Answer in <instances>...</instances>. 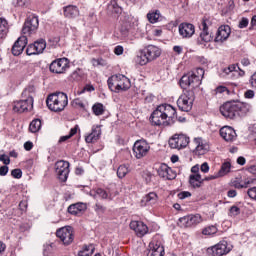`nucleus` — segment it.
Wrapping results in <instances>:
<instances>
[{"instance_id":"1","label":"nucleus","mask_w":256,"mask_h":256,"mask_svg":"<svg viewBox=\"0 0 256 256\" xmlns=\"http://www.w3.org/2000/svg\"><path fill=\"white\" fill-rule=\"evenodd\" d=\"M220 113L226 119L243 117L249 113V104L243 102H226L220 107Z\"/></svg>"},{"instance_id":"2","label":"nucleus","mask_w":256,"mask_h":256,"mask_svg":"<svg viewBox=\"0 0 256 256\" xmlns=\"http://www.w3.org/2000/svg\"><path fill=\"white\" fill-rule=\"evenodd\" d=\"M205 76V70L203 68H197L192 72L184 74L180 79V87L184 91H193L201 85V81Z\"/></svg>"},{"instance_id":"3","label":"nucleus","mask_w":256,"mask_h":256,"mask_svg":"<svg viewBox=\"0 0 256 256\" xmlns=\"http://www.w3.org/2000/svg\"><path fill=\"white\" fill-rule=\"evenodd\" d=\"M33 97H35V86L30 85L23 90L22 99L14 102V113H25V111H31V109H33Z\"/></svg>"},{"instance_id":"4","label":"nucleus","mask_w":256,"mask_h":256,"mask_svg":"<svg viewBox=\"0 0 256 256\" xmlns=\"http://www.w3.org/2000/svg\"><path fill=\"white\" fill-rule=\"evenodd\" d=\"M68 104L69 98L67 97V94L63 92L50 94L46 99L47 107L50 109V111H54L55 113L63 111Z\"/></svg>"},{"instance_id":"5","label":"nucleus","mask_w":256,"mask_h":256,"mask_svg":"<svg viewBox=\"0 0 256 256\" xmlns=\"http://www.w3.org/2000/svg\"><path fill=\"white\" fill-rule=\"evenodd\" d=\"M159 57H161L160 48L155 45H148L138 52L136 61L143 66L159 59Z\"/></svg>"},{"instance_id":"6","label":"nucleus","mask_w":256,"mask_h":256,"mask_svg":"<svg viewBox=\"0 0 256 256\" xmlns=\"http://www.w3.org/2000/svg\"><path fill=\"white\" fill-rule=\"evenodd\" d=\"M108 87L113 93H121L131 89V80L123 74H116L108 78Z\"/></svg>"},{"instance_id":"7","label":"nucleus","mask_w":256,"mask_h":256,"mask_svg":"<svg viewBox=\"0 0 256 256\" xmlns=\"http://www.w3.org/2000/svg\"><path fill=\"white\" fill-rule=\"evenodd\" d=\"M195 101V91L184 90L183 94L178 98L177 105L180 111H185L186 113L193 109V103Z\"/></svg>"},{"instance_id":"8","label":"nucleus","mask_w":256,"mask_h":256,"mask_svg":"<svg viewBox=\"0 0 256 256\" xmlns=\"http://www.w3.org/2000/svg\"><path fill=\"white\" fill-rule=\"evenodd\" d=\"M150 121L152 125L156 126H163V127H168V125H171V122L167 120L165 116V112L163 111L162 106H158L151 114L150 116Z\"/></svg>"},{"instance_id":"9","label":"nucleus","mask_w":256,"mask_h":256,"mask_svg":"<svg viewBox=\"0 0 256 256\" xmlns=\"http://www.w3.org/2000/svg\"><path fill=\"white\" fill-rule=\"evenodd\" d=\"M69 69V59L67 58H58L49 66V70L51 73H55L56 75H63Z\"/></svg>"},{"instance_id":"10","label":"nucleus","mask_w":256,"mask_h":256,"mask_svg":"<svg viewBox=\"0 0 256 256\" xmlns=\"http://www.w3.org/2000/svg\"><path fill=\"white\" fill-rule=\"evenodd\" d=\"M231 252V246L227 241H221L218 244L207 249V255L210 256H223Z\"/></svg>"},{"instance_id":"11","label":"nucleus","mask_w":256,"mask_h":256,"mask_svg":"<svg viewBox=\"0 0 256 256\" xmlns=\"http://www.w3.org/2000/svg\"><path fill=\"white\" fill-rule=\"evenodd\" d=\"M151 149V146L147 141L145 140H138L134 143L133 146V154L136 159H143V157H147V153H149V150Z\"/></svg>"},{"instance_id":"12","label":"nucleus","mask_w":256,"mask_h":256,"mask_svg":"<svg viewBox=\"0 0 256 256\" xmlns=\"http://www.w3.org/2000/svg\"><path fill=\"white\" fill-rule=\"evenodd\" d=\"M55 171L58 179L65 183L69 177V162L60 160L55 164Z\"/></svg>"},{"instance_id":"13","label":"nucleus","mask_w":256,"mask_h":256,"mask_svg":"<svg viewBox=\"0 0 256 256\" xmlns=\"http://www.w3.org/2000/svg\"><path fill=\"white\" fill-rule=\"evenodd\" d=\"M171 149H185L189 145V137L185 134H175L170 140Z\"/></svg>"},{"instance_id":"14","label":"nucleus","mask_w":256,"mask_h":256,"mask_svg":"<svg viewBox=\"0 0 256 256\" xmlns=\"http://www.w3.org/2000/svg\"><path fill=\"white\" fill-rule=\"evenodd\" d=\"M37 29H39V18L37 16H29L22 27V33L23 35H31Z\"/></svg>"},{"instance_id":"15","label":"nucleus","mask_w":256,"mask_h":256,"mask_svg":"<svg viewBox=\"0 0 256 256\" xmlns=\"http://www.w3.org/2000/svg\"><path fill=\"white\" fill-rule=\"evenodd\" d=\"M56 237L62 241L65 245H71L73 243V228L70 226L62 227L56 231Z\"/></svg>"},{"instance_id":"16","label":"nucleus","mask_w":256,"mask_h":256,"mask_svg":"<svg viewBox=\"0 0 256 256\" xmlns=\"http://www.w3.org/2000/svg\"><path fill=\"white\" fill-rule=\"evenodd\" d=\"M213 25V22H211L208 18H203L202 24L200 26V29H202V32L200 33V40L201 43H210V41H213V36L211 33H209V27Z\"/></svg>"},{"instance_id":"17","label":"nucleus","mask_w":256,"mask_h":256,"mask_svg":"<svg viewBox=\"0 0 256 256\" xmlns=\"http://www.w3.org/2000/svg\"><path fill=\"white\" fill-rule=\"evenodd\" d=\"M203 219L201 218V215H187L179 218V225L180 227H193L194 225H199Z\"/></svg>"},{"instance_id":"18","label":"nucleus","mask_w":256,"mask_h":256,"mask_svg":"<svg viewBox=\"0 0 256 256\" xmlns=\"http://www.w3.org/2000/svg\"><path fill=\"white\" fill-rule=\"evenodd\" d=\"M148 256H164L165 248L161 245V242L157 241V237L149 244Z\"/></svg>"},{"instance_id":"19","label":"nucleus","mask_w":256,"mask_h":256,"mask_svg":"<svg viewBox=\"0 0 256 256\" xmlns=\"http://www.w3.org/2000/svg\"><path fill=\"white\" fill-rule=\"evenodd\" d=\"M159 177L163 179H167L168 181H173V179L177 178V172L172 170L171 167H168L167 164H161L157 170Z\"/></svg>"},{"instance_id":"20","label":"nucleus","mask_w":256,"mask_h":256,"mask_svg":"<svg viewBox=\"0 0 256 256\" xmlns=\"http://www.w3.org/2000/svg\"><path fill=\"white\" fill-rule=\"evenodd\" d=\"M130 229L135 231L137 237H145V235L149 233V227H147L142 221H131Z\"/></svg>"},{"instance_id":"21","label":"nucleus","mask_w":256,"mask_h":256,"mask_svg":"<svg viewBox=\"0 0 256 256\" xmlns=\"http://www.w3.org/2000/svg\"><path fill=\"white\" fill-rule=\"evenodd\" d=\"M229 35H231V27H229V25L220 26L217 30L214 41L216 43H223L229 39Z\"/></svg>"},{"instance_id":"22","label":"nucleus","mask_w":256,"mask_h":256,"mask_svg":"<svg viewBox=\"0 0 256 256\" xmlns=\"http://www.w3.org/2000/svg\"><path fill=\"white\" fill-rule=\"evenodd\" d=\"M25 47H27V36H21L14 43L12 47V54L17 57L23 53Z\"/></svg>"},{"instance_id":"23","label":"nucleus","mask_w":256,"mask_h":256,"mask_svg":"<svg viewBox=\"0 0 256 256\" xmlns=\"http://www.w3.org/2000/svg\"><path fill=\"white\" fill-rule=\"evenodd\" d=\"M220 136L227 142H232L237 139V132L231 126H224L220 129Z\"/></svg>"},{"instance_id":"24","label":"nucleus","mask_w":256,"mask_h":256,"mask_svg":"<svg viewBox=\"0 0 256 256\" xmlns=\"http://www.w3.org/2000/svg\"><path fill=\"white\" fill-rule=\"evenodd\" d=\"M179 33L183 38L193 37L195 35V26L191 23H181L179 25Z\"/></svg>"},{"instance_id":"25","label":"nucleus","mask_w":256,"mask_h":256,"mask_svg":"<svg viewBox=\"0 0 256 256\" xmlns=\"http://www.w3.org/2000/svg\"><path fill=\"white\" fill-rule=\"evenodd\" d=\"M91 197H100L101 199H104L106 201H113L115 199V195L111 193V191H107L103 188H97L93 192L90 193Z\"/></svg>"},{"instance_id":"26","label":"nucleus","mask_w":256,"mask_h":256,"mask_svg":"<svg viewBox=\"0 0 256 256\" xmlns=\"http://www.w3.org/2000/svg\"><path fill=\"white\" fill-rule=\"evenodd\" d=\"M64 17L67 19H75L79 17V8L75 5H68L63 8Z\"/></svg>"},{"instance_id":"27","label":"nucleus","mask_w":256,"mask_h":256,"mask_svg":"<svg viewBox=\"0 0 256 256\" xmlns=\"http://www.w3.org/2000/svg\"><path fill=\"white\" fill-rule=\"evenodd\" d=\"M99 137H101V128L93 126L92 132L85 137V141L86 143H95V141H99Z\"/></svg>"},{"instance_id":"28","label":"nucleus","mask_w":256,"mask_h":256,"mask_svg":"<svg viewBox=\"0 0 256 256\" xmlns=\"http://www.w3.org/2000/svg\"><path fill=\"white\" fill-rule=\"evenodd\" d=\"M87 209V204L85 203H76V204H71L68 207V213H70V215H80V213H83V211H85Z\"/></svg>"},{"instance_id":"29","label":"nucleus","mask_w":256,"mask_h":256,"mask_svg":"<svg viewBox=\"0 0 256 256\" xmlns=\"http://www.w3.org/2000/svg\"><path fill=\"white\" fill-rule=\"evenodd\" d=\"M162 107V111H164V115L166 117V120L171 123V119H175L177 115V110L173 108V106L169 104H162L160 105Z\"/></svg>"},{"instance_id":"30","label":"nucleus","mask_w":256,"mask_h":256,"mask_svg":"<svg viewBox=\"0 0 256 256\" xmlns=\"http://www.w3.org/2000/svg\"><path fill=\"white\" fill-rule=\"evenodd\" d=\"M194 143L196 145V152L198 155H205L209 151V144L204 143L203 139L195 138Z\"/></svg>"},{"instance_id":"31","label":"nucleus","mask_w":256,"mask_h":256,"mask_svg":"<svg viewBox=\"0 0 256 256\" xmlns=\"http://www.w3.org/2000/svg\"><path fill=\"white\" fill-rule=\"evenodd\" d=\"M120 31L124 37H127V33H129V29H131V21L129 20V17L122 16L120 18Z\"/></svg>"},{"instance_id":"32","label":"nucleus","mask_w":256,"mask_h":256,"mask_svg":"<svg viewBox=\"0 0 256 256\" xmlns=\"http://www.w3.org/2000/svg\"><path fill=\"white\" fill-rule=\"evenodd\" d=\"M189 183L193 189H199L203 183V177H201V174H191L189 176Z\"/></svg>"},{"instance_id":"33","label":"nucleus","mask_w":256,"mask_h":256,"mask_svg":"<svg viewBox=\"0 0 256 256\" xmlns=\"http://www.w3.org/2000/svg\"><path fill=\"white\" fill-rule=\"evenodd\" d=\"M108 11H110L112 15H121V13H123V8L119 6L117 0H111L108 5Z\"/></svg>"},{"instance_id":"34","label":"nucleus","mask_w":256,"mask_h":256,"mask_svg":"<svg viewBox=\"0 0 256 256\" xmlns=\"http://www.w3.org/2000/svg\"><path fill=\"white\" fill-rule=\"evenodd\" d=\"M7 33H9V23L4 18H0V41L7 37Z\"/></svg>"},{"instance_id":"35","label":"nucleus","mask_w":256,"mask_h":256,"mask_svg":"<svg viewBox=\"0 0 256 256\" xmlns=\"http://www.w3.org/2000/svg\"><path fill=\"white\" fill-rule=\"evenodd\" d=\"M33 44L38 55H41V53H43V51H45V49L47 48V42L45 41V39H39Z\"/></svg>"},{"instance_id":"36","label":"nucleus","mask_w":256,"mask_h":256,"mask_svg":"<svg viewBox=\"0 0 256 256\" xmlns=\"http://www.w3.org/2000/svg\"><path fill=\"white\" fill-rule=\"evenodd\" d=\"M95 252L93 244L86 245L78 252V256H91Z\"/></svg>"},{"instance_id":"37","label":"nucleus","mask_w":256,"mask_h":256,"mask_svg":"<svg viewBox=\"0 0 256 256\" xmlns=\"http://www.w3.org/2000/svg\"><path fill=\"white\" fill-rule=\"evenodd\" d=\"M142 203L155 205V203H157V194L155 192H150L142 199Z\"/></svg>"},{"instance_id":"38","label":"nucleus","mask_w":256,"mask_h":256,"mask_svg":"<svg viewBox=\"0 0 256 256\" xmlns=\"http://www.w3.org/2000/svg\"><path fill=\"white\" fill-rule=\"evenodd\" d=\"M77 131H79V125H75V127L71 128L68 135L61 136L58 143H65V141H69L71 137H74V135H77Z\"/></svg>"},{"instance_id":"39","label":"nucleus","mask_w":256,"mask_h":256,"mask_svg":"<svg viewBox=\"0 0 256 256\" xmlns=\"http://www.w3.org/2000/svg\"><path fill=\"white\" fill-rule=\"evenodd\" d=\"M230 171H231V163L224 162L217 174L219 177H225V175H227V173H229Z\"/></svg>"},{"instance_id":"40","label":"nucleus","mask_w":256,"mask_h":256,"mask_svg":"<svg viewBox=\"0 0 256 256\" xmlns=\"http://www.w3.org/2000/svg\"><path fill=\"white\" fill-rule=\"evenodd\" d=\"M41 130V120L40 119H34L29 126V131L31 133H37Z\"/></svg>"},{"instance_id":"41","label":"nucleus","mask_w":256,"mask_h":256,"mask_svg":"<svg viewBox=\"0 0 256 256\" xmlns=\"http://www.w3.org/2000/svg\"><path fill=\"white\" fill-rule=\"evenodd\" d=\"M160 17H161V13L159 12V10H156L155 12L147 14V19L150 23H157Z\"/></svg>"},{"instance_id":"42","label":"nucleus","mask_w":256,"mask_h":256,"mask_svg":"<svg viewBox=\"0 0 256 256\" xmlns=\"http://www.w3.org/2000/svg\"><path fill=\"white\" fill-rule=\"evenodd\" d=\"M92 111H93L94 115H97V116L103 115V113H105V109L103 107V104H101V103L94 104L92 107Z\"/></svg>"},{"instance_id":"43","label":"nucleus","mask_w":256,"mask_h":256,"mask_svg":"<svg viewBox=\"0 0 256 256\" xmlns=\"http://www.w3.org/2000/svg\"><path fill=\"white\" fill-rule=\"evenodd\" d=\"M218 229L217 226L211 225L202 230L203 235H215L217 233Z\"/></svg>"},{"instance_id":"44","label":"nucleus","mask_w":256,"mask_h":256,"mask_svg":"<svg viewBox=\"0 0 256 256\" xmlns=\"http://www.w3.org/2000/svg\"><path fill=\"white\" fill-rule=\"evenodd\" d=\"M127 173H129V168H127V166L125 165H121L117 170V175L119 179H123V177H125Z\"/></svg>"},{"instance_id":"45","label":"nucleus","mask_w":256,"mask_h":256,"mask_svg":"<svg viewBox=\"0 0 256 256\" xmlns=\"http://www.w3.org/2000/svg\"><path fill=\"white\" fill-rule=\"evenodd\" d=\"M94 211L95 213H97V215H103V213H105V211H107V207L103 206V204L97 202L94 205Z\"/></svg>"},{"instance_id":"46","label":"nucleus","mask_w":256,"mask_h":256,"mask_svg":"<svg viewBox=\"0 0 256 256\" xmlns=\"http://www.w3.org/2000/svg\"><path fill=\"white\" fill-rule=\"evenodd\" d=\"M72 105L73 107H75L76 109H85V103L82 102L81 99L76 98L72 101Z\"/></svg>"},{"instance_id":"47","label":"nucleus","mask_w":256,"mask_h":256,"mask_svg":"<svg viewBox=\"0 0 256 256\" xmlns=\"http://www.w3.org/2000/svg\"><path fill=\"white\" fill-rule=\"evenodd\" d=\"M241 213V209L237 206H232L229 209V216L230 217H237V215H239Z\"/></svg>"},{"instance_id":"48","label":"nucleus","mask_w":256,"mask_h":256,"mask_svg":"<svg viewBox=\"0 0 256 256\" xmlns=\"http://www.w3.org/2000/svg\"><path fill=\"white\" fill-rule=\"evenodd\" d=\"M26 54L31 56V55H38L37 50L35 49V44H30L28 45L26 49Z\"/></svg>"},{"instance_id":"49","label":"nucleus","mask_w":256,"mask_h":256,"mask_svg":"<svg viewBox=\"0 0 256 256\" xmlns=\"http://www.w3.org/2000/svg\"><path fill=\"white\" fill-rule=\"evenodd\" d=\"M11 175L14 179H21V177H23V171H21V169H13Z\"/></svg>"},{"instance_id":"50","label":"nucleus","mask_w":256,"mask_h":256,"mask_svg":"<svg viewBox=\"0 0 256 256\" xmlns=\"http://www.w3.org/2000/svg\"><path fill=\"white\" fill-rule=\"evenodd\" d=\"M249 25V19L248 18H242L238 24L239 29H245Z\"/></svg>"},{"instance_id":"51","label":"nucleus","mask_w":256,"mask_h":256,"mask_svg":"<svg viewBox=\"0 0 256 256\" xmlns=\"http://www.w3.org/2000/svg\"><path fill=\"white\" fill-rule=\"evenodd\" d=\"M232 187H235V189H247V185H245L244 183L241 184V182L239 181H233Z\"/></svg>"},{"instance_id":"52","label":"nucleus","mask_w":256,"mask_h":256,"mask_svg":"<svg viewBox=\"0 0 256 256\" xmlns=\"http://www.w3.org/2000/svg\"><path fill=\"white\" fill-rule=\"evenodd\" d=\"M247 194L250 197V199H254L256 201V187L248 189Z\"/></svg>"},{"instance_id":"53","label":"nucleus","mask_w":256,"mask_h":256,"mask_svg":"<svg viewBox=\"0 0 256 256\" xmlns=\"http://www.w3.org/2000/svg\"><path fill=\"white\" fill-rule=\"evenodd\" d=\"M187 197H191V192L189 191H183L178 194L179 199H187Z\"/></svg>"},{"instance_id":"54","label":"nucleus","mask_w":256,"mask_h":256,"mask_svg":"<svg viewBox=\"0 0 256 256\" xmlns=\"http://www.w3.org/2000/svg\"><path fill=\"white\" fill-rule=\"evenodd\" d=\"M237 69H239V67H237V65L235 64H232L227 68H224V73H227V71H229L230 73H233V71H237Z\"/></svg>"},{"instance_id":"55","label":"nucleus","mask_w":256,"mask_h":256,"mask_svg":"<svg viewBox=\"0 0 256 256\" xmlns=\"http://www.w3.org/2000/svg\"><path fill=\"white\" fill-rule=\"evenodd\" d=\"M9 173V167L8 166H1L0 167V175L1 177H5Z\"/></svg>"},{"instance_id":"56","label":"nucleus","mask_w":256,"mask_h":256,"mask_svg":"<svg viewBox=\"0 0 256 256\" xmlns=\"http://www.w3.org/2000/svg\"><path fill=\"white\" fill-rule=\"evenodd\" d=\"M0 161H2L4 165H9V163H11V160L5 154L0 155Z\"/></svg>"},{"instance_id":"57","label":"nucleus","mask_w":256,"mask_h":256,"mask_svg":"<svg viewBox=\"0 0 256 256\" xmlns=\"http://www.w3.org/2000/svg\"><path fill=\"white\" fill-rule=\"evenodd\" d=\"M244 97L246 99H253L255 97V92L253 90H248L245 92Z\"/></svg>"},{"instance_id":"58","label":"nucleus","mask_w":256,"mask_h":256,"mask_svg":"<svg viewBox=\"0 0 256 256\" xmlns=\"http://www.w3.org/2000/svg\"><path fill=\"white\" fill-rule=\"evenodd\" d=\"M255 182H256L255 178H247L246 180H244V185H246V189H247L249 185H253L255 184Z\"/></svg>"},{"instance_id":"59","label":"nucleus","mask_w":256,"mask_h":256,"mask_svg":"<svg viewBox=\"0 0 256 256\" xmlns=\"http://www.w3.org/2000/svg\"><path fill=\"white\" fill-rule=\"evenodd\" d=\"M202 179H203V183H205V181H213V179H219V174L216 173L215 175H210Z\"/></svg>"},{"instance_id":"60","label":"nucleus","mask_w":256,"mask_h":256,"mask_svg":"<svg viewBox=\"0 0 256 256\" xmlns=\"http://www.w3.org/2000/svg\"><path fill=\"white\" fill-rule=\"evenodd\" d=\"M202 173H209V164L204 162L200 167Z\"/></svg>"},{"instance_id":"61","label":"nucleus","mask_w":256,"mask_h":256,"mask_svg":"<svg viewBox=\"0 0 256 256\" xmlns=\"http://www.w3.org/2000/svg\"><path fill=\"white\" fill-rule=\"evenodd\" d=\"M250 85L253 89H256V72L250 78Z\"/></svg>"},{"instance_id":"62","label":"nucleus","mask_w":256,"mask_h":256,"mask_svg":"<svg viewBox=\"0 0 256 256\" xmlns=\"http://www.w3.org/2000/svg\"><path fill=\"white\" fill-rule=\"evenodd\" d=\"M115 55H123V46H116L114 49Z\"/></svg>"},{"instance_id":"63","label":"nucleus","mask_w":256,"mask_h":256,"mask_svg":"<svg viewBox=\"0 0 256 256\" xmlns=\"http://www.w3.org/2000/svg\"><path fill=\"white\" fill-rule=\"evenodd\" d=\"M24 149H25L26 151H31V149H33V142L27 141V142L24 144Z\"/></svg>"},{"instance_id":"64","label":"nucleus","mask_w":256,"mask_h":256,"mask_svg":"<svg viewBox=\"0 0 256 256\" xmlns=\"http://www.w3.org/2000/svg\"><path fill=\"white\" fill-rule=\"evenodd\" d=\"M227 91V87L225 86H219L216 88V93H225Z\"/></svg>"}]
</instances>
